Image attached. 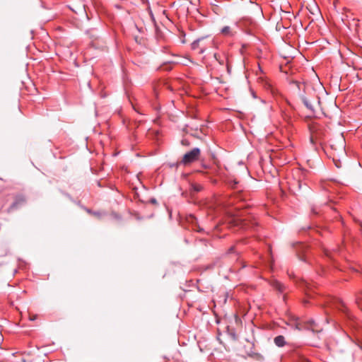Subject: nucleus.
Instances as JSON below:
<instances>
[{
  "label": "nucleus",
  "instance_id": "nucleus-1",
  "mask_svg": "<svg viewBox=\"0 0 362 362\" xmlns=\"http://www.w3.org/2000/svg\"><path fill=\"white\" fill-rule=\"evenodd\" d=\"M200 153V149L199 148H194L183 156L181 163L185 165H189L197 160L199 158Z\"/></svg>",
  "mask_w": 362,
  "mask_h": 362
},
{
  "label": "nucleus",
  "instance_id": "nucleus-2",
  "mask_svg": "<svg viewBox=\"0 0 362 362\" xmlns=\"http://www.w3.org/2000/svg\"><path fill=\"white\" fill-rule=\"evenodd\" d=\"M204 40V38H199V39H197V40L194 41L192 43V49H197L198 48H200V51H199V53H203L204 51V47L201 45V43Z\"/></svg>",
  "mask_w": 362,
  "mask_h": 362
},
{
  "label": "nucleus",
  "instance_id": "nucleus-3",
  "mask_svg": "<svg viewBox=\"0 0 362 362\" xmlns=\"http://www.w3.org/2000/svg\"><path fill=\"white\" fill-rule=\"evenodd\" d=\"M271 285L276 290H278L280 292H283L284 291V285L280 283L279 281H276V280H273L272 282H271Z\"/></svg>",
  "mask_w": 362,
  "mask_h": 362
},
{
  "label": "nucleus",
  "instance_id": "nucleus-4",
  "mask_svg": "<svg viewBox=\"0 0 362 362\" xmlns=\"http://www.w3.org/2000/svg\"><path fill=\"white\" fill-rule=\"evenodd\" d=\"M274 343L277 346L281 347L286 344L285 339L281 335L277 336L274 338Z\"/></svg>",
  "mask_w": 362,
  "mask_h": 362
},
{
  "label": "nucleus",
  "instance_id": "nucleus-5",
  "mask_svg": "<svg viewBox=\"0 0 362 362\" xmlns=\"http://www.w3.org/2000/svg\"><path fill=\"white\" fill-rule=\"evenodd\" d=\"M214 58L216 60L221 64L223 65L225 63V61L226 60V58L225 56H220L218 54H214Z\"/></svg>",
  "mask_w": 362,
  "mask_h": 362
},
{
  "label": "nucleus",
  "instance_id": "nucleus-6",
  "mask_svg": "<svg viewBox=\"0 0 362 362\" xmlns=\"http://www.w3.org/2000/svg\"><path fill=\"white\" fill-rule=\"evenodd\" d=\"M302 100L304 103V105L306 106V107L310 110L312 112H314V108L311 103L308 101V100L304 97L302 98Z\"/></svg>",
  "mask_w": 362,
  "mask_h": 362
},
{
  "label": "nucleus",
  "instance_id": "nucleus-7",
  "mask_svg": "<svg viewBox=\"0 0 362 362\" xmlns=\"http://www.w3.org/2000/svg\"><path fill=\"white\" fill-rule=\"evenodd\" d=\"M221 33L223 35H230V27L226 26V27L223 28L222 30H221Z\"/></svg>",
  "mask_w": 362,
  "mask_h": 362
},
{
  "label": "nucleus",
  "instance_id": "nucleus-8",
  "mask_svg": "<svg viewBox=\"0 0 362 362\" xmlns=\"http://www.w3.org/2000/svg\"><path fill=\"white\" fill-rule=\"evenodd\" d=\"M342 157H344L345 156V149H344V142L341 141V145H340V149H339V152Z\"/></svg>",
  "mask_w": 362,
  "mask_h": 362
},
{
  "label": "nucleus",
  "instance_id": "nucleus-9",
  "mask_svg": "<svg viewBox=\"0 0 362 362\" xmlns=\"http://www.w3.org/2000/svg\"><path fill=\"white\" fill-rule=\"evenodd\" d=\"M309 323L310 324V326L307 327V328H308V329L310 328L313 332L317 331V329H315V322L313 320L309 321Z\"/></svg>",
  "mask_w": 362,
  "mask_h": 362
},
{
  "label": "nucleus",
  "instance_id": "nucleus-10",
  "mask_svg": "<svg viewBox=\"0 0 362 362\" xmlns=\"http://www.w3.org/2000/svg\"><path fill=\"white\" fill-rule=\"evenodd\" d=\"M336 306H337V308L339 310H341V308H344V303H343L342 301H341V300H338V301L337 302V305H336Z\"/></svg>",
  "mask_w": 362,
  "mask_h": 362
},
{
  "label": "nucleus",
  "instance_id": "nucleus-11",
  "mask_svg": "<svg viewBox=\"0 0 362 362\" xmlns=\"http://www.w3.org/2000/svg\"><path fill=\"white\" fill-rule=\"evenodd\" d=\"M338 156H339V153L337 155L334 154V156H333V160L335 163V165H337V167L339 168V167H341V165H340V163H338L337 161V157Z\"/></svg>",
  "mask_w": 362,
  "mask_h": 362
},
{
  "label": "nucleus",
  "instance_id": "nucleus-12",
  "mask_svg": "<svg viewBox=\"0 0 362 362\" xmlns=\"http://www.w3.org/2000/svg\"><path fill=\"white\" fill-rule=\"evenodd\" d=\"M357 303L361 306L362 303V293H361L356 298Z\"/></svg>",
  "mask_w": 362,
  "mask_h": 362
},
{
  "label": "nucleus",
  "instance_id": "nucleus-13",
  "mask_svg": "<svg viewBox=\"0 0 362 362\" xmlns=\"http://www.w3.org/2000/svg\"><path fill=\"white\" fill-rule=\"evenodd\" d=\"M85 8V5L84 4H81L80 6H79V8H83L84 9Z\"/></svg>",
  "mask_w": 362,
  "mask_h": 362
},
{
  "label": "nucleus",
  "instance_id": "nucleus-14",
  "mask_svg": "<svg viewBox=\"0 0 362 362\" xmlns=\"http://www.w3.org/2000/svg\"><path fill=\"white\" fill-rule=\"evenodd\" d=\"M182 144L188 145V144H187V142H185V140H183V141H182Z\"/></svg>",
  "mask_w": 362,
  "mask_h": 362
},
{
  "label": "nucleus",
  "instance_id": "nucleus-15",
  "mask_svg": "<svg viewBox=\"0 0 362 362\" xmlns=\"http://www.w3.org/2000/svg\"><path fill=\"white\" fill-rule=\"evenodd\" d=\"M227 70H228V72H230V68H229V66L228 64H227Z\"/></svg>",
  "mask_w": 362,
  "mask_h": 362
},
{
  "label": "nucleus",
  "instance_id": "nucleus-16",
  "mask_svg": "<svg viewBox=\"0 0 362 362\" xmlns=\"http://www.w3.org/2000/svg\"><path fill=\"white\" fill-rule=\"evenodd\" d=\"M296 327H297V329H300V327H299L298 324L296 325Z\"/></svg>",
  "mask_w": 362,
  "mask_h": 362
},
{
  "label": "nucleus",
  "instance_id": "nucleus-17",
  "mask_svg": "<svg viewBox=\"0 0 362 362\" xmlns=\"http://www.w3.org/2000/svg\"><path fill=\"white\" fill-rule=\"evenodd\" d=\"M295 84L299 88V83L298 82H295Z\"/></svg>",
  "mask_w": 362,
  "mask_h": 362
},
{
  "label": "nucleus",
  "instance_id": "nucleus-18",
  "mask_svg": "<svg viewBox=\"0 0 362 362\" xmlns=\"http://www.w3.org/2000/svg\"><path fill=\"white\" fill-rule=\"evenodd\" d=\"M71 9L72 11H74V12H76V11L74 10V8H71Z\"/></svg>",
  "mask_w": 362,
  "mask_h": 362
}]
</instances>
